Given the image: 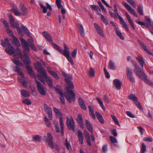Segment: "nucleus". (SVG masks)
Here are the masks:
<instances>
[{
    "mask_svg": "<svg viewBox=\"0 0 153 153\" xmlns=\"http://www.w3.org/2000/svg\"><path fill=\"white\" fill-rule=\"evenodd\" d=\"M15 27L16 28V30L19 34L21 36H23V33H22L20 27H19L18 23L16 22L15 23Z\"/></svg>",
    "mask_w": 153,
    "mask_h": 153,
    "instance_id": "nucleus-37",
    "label": "nucleus"
},
{
    "mask_svg": "<svg viewBox=\"0 0 153 153\" xmlns=\"http://www.w3.org/2000/svg\"><path fill=\"white\" fill-rule=\"evenodd\" d=\"M36 68L40 74L42 75L44 74H46V73L45 70L43 68H42V65L39 62L37 61L36 63L34 64Z\"/></svg>",
    "mask_w": 153,
    "mask_h": 153,
    "instance_id": "nucleus-8",
    "label": "nucleus"
},
{
    "mask_svg": "<svg viewBox=\"0 0 153 153\" xmlns=\"http://www.w3.org/2000/svg\"><path fill=\"white\" fill-rule=\"evenodd\" d=\"M27 69L28 72L31 76L33 77H35V76L32 69L30 66H27Z\"/></svg>",
    "mask_w": 153,
    "mask_h": 153,
    "instance_id": "nucleus-38",
    "label": "nucleus"
},
{
    "mask_svg": "<svg viewBox=\"0 0 153 153\" xmlns=\"http://www.w3.org/2000/svg\"><path fill=\"white\" fill-rule=\"evenodd\" d=\"M39 5L41 7L42 9V12L43 13H45L47 12V7L45 6L44 5H43L42 3H40Z\"/></svg>",
    "mask_w": 153,
    "mask_h": 153,
    "instance_id": "nucleus-50",
    "label": "nucleus"
},
{
    "mask_svg": "<svg viewBox=\"0 0 153 153\" xmlns=\"http://www.w3.org/2000/svg\"><path fill=\"white\" fill-rule=\"evenodd\" d=\"M78 140L80 143L81 144H83L84 137L82 133L80 130L78 131Z\"/></svg>",
    "mask_w": 153,
    "mask_h": 153,
    "instance_id": "nucleus-23",
    "label": "nucleus"
},
{
    "mask_svg": "<svg viewBox=\"0 0 153 153\" xmlns=\"http://www.w3.org/2000/svg\"><path fill=\"white\" fill-rule=\"evenodd\" d=\"M127 76L129 81L131 82H134L135 81L134 79L133 76L131 69L129 67L127 68Z\"/></svg>",
    "mask_w": 153,
    "mask_h": 153,
    "instance_id": "nucleus-11",
    "label": "nucleus"
},
{
    "mask_svg": "<svg viewBox=\"0 0 153 153\" xmlns=\"http://www.w3.org/2000/svg\"><path fill=\"white\" fill-rule=\"evenodd\" d=\"M22 102L27 105H30L31 104V102L30 100L28 99H25L23 100Z\"/></svg>",
    "mask_w": 153,
    "mask_h": 153,
    "instance_id": "nucleus-59",
    "label": "nucleus"
},
{
    "mask_svg": "<svg viewBox=\"0 0 153 153\" xmlns=\"http://www.w3.org/2000/svg\"><path fill=\"white\" fill-rule=\"evenodd\" d=\"M42 137L39 135H36L34 136L33 138V141H40L41 140Z\"/></svg>",
    "mask_w": 153,
    "mask_h": 153,
    "instance_id": "nucleus-47",
    "label": "nucleus"
},
{
    "mask_svg": "<svg viewBox=\"0 0 153 153\" xmlns=\"http://www.w3.org/2000/svg\"><path fill=\"white\" fill-rule=\"evenodd\" d=\"M53 123L56 132L57 133L60 132V131L59 129V126L58 123L57 122H56L55 121H54Z\"/></svg>",
    "mask_w": 153,
    "mask_h": 153,
    "instance_id": "nucleus-42",
    "label": "nucleus"
},
{
    "mask_svg": "<svg viewBox=\"0 0 153 153\" xmlns=\"http://www.w3.org/2000/svg\"><path fill=\"white\" fill-rule=\"evenodd\" d=\"M123 5L126 9L132 15L135 16L137 17V14L134 10L126 2H123L122 3Z\"/></svg>",
    "mask_w": 153,
    "mask_h": 153,
    "instance_id": "nucleus-9",
    "label": "nucleus"
},
{
    "mask_svg": "<svg viewBox=\"0 0 153 153\" xmlns=\"http://www.w3.org/2000/svg\"><path fill=\"white\" fill-rule=\"evenodd\" d=\"M36 82L37 84V87L39 93L42 95H45L46 92L45 89V88H44L43 85H42L40 82L37 80H36Z\"/></svg>",
    "mask_w": 153,
    "mask_h": 153,
    "instance_id": "nucleus-7",
    "label": "nucleus"
},
{
    "mask_svg": "<svg viewBox=\"0 0 153 153\" xmlns=\"http://www.w3.org/2000/svg\"><path fill=\"white\" fill-rule=\"evenodd\" d=\"M18 80L19 83H21L22 85L25 87H26L27 86V82L25 81L24 79H21L18 78Z\"/></svg>",
    "mask_w": 153,
    "mask_h": 153,
    "instance_id": "nucleus-43",
    "label": "nucleus"
},
{
    "mask_svg": "<svg viewBox=\"0 0 153 153\" xmlns=\"http://www.w3.org/2000/svg\"><path fill=\"white\" fill-rule=\"evenodd\" d=\"M102 150L104 153H106L108 151V145H104L102 147Z\"/></svg>",
    "mask_w": 153,
    "mask_h": 153,
    "instance_id": "nucleus-61",
    "label": "nucleus"
},
{
    "mask_svg": "<svg viewBox=\"0 0 153 153\" xmlns=\"http://www.w3.org/2000/svg\"><path fill=\"white\" fill-rule=\"evenodd\" d=\"M96 100L99 103L100 105L101 106V108L103 110H105V108L103 105V103L100 100V98L98 97H97L96 98Z\"/></svg>",
    "mask_w": 153,
    "mask_h": 153,
    "instance_id": "nucleus-44",
    "label": "nucleus"
},
{
    "mask_svg": "<svg viewBox=\"0 0 153 153\" xmlns=\"http://www.w3.org/2000/svg\"><path fill=\"white\" fill-rule=\"evenodd\" d=\"M113 83L117 90H119L121 89L122 83L119 79H114L113 81Z\"/></svg>",
    "mask_w": 153,
    "mask_h": 153,
    "instance_id": "nucleus-15",
    "label": "nucleus"
},
{
    "mask_svg": "<svg viewBox=\"0 0 153 153\" xmlns=\"http://www.w3.org/2000/svg\"><path fill=\"white\" fill-rule=\"evenodd\" d=\"M6 31L9 36L13 37V42L15 45L18 47L20 46L19 41L18 39L14 36L13 32L11 31L9 29H7Z\"/></svg>",
    "mask_w": 153,
    "mask_h": 153,
    "instance_id": "nucleus-10",
    "label": "nucleus"
},
{
    "mask_svg": "<svg viewBox=\"0 0 153 153\" xmlns=\"http://www.w3.org/2000/svg\"><path fill=\"white\" fill-rule=\"evenodd\" d=\"M65 144L67 149L69 150L70 148H71V146L70 144L68 143L67 139V138L66 139L65 141Z\"/></svg>",
    "mask_w": 153,
    "mask_h": 153,
    "instance_id": "nucleus-60",
    "label": "nucleus"
},
{
    "mask_svg": "<svg viewBox=\"0 0 153 153\" xmlns=\"http://www.w3.org/2000/svg\"><path fill=\"white\" fill-rule=\"evenodd\" d=\"M44 107L46 113L48 115V117L50 120L52 118V111L51 109L46 104L44 105Z\"/></svg>",
    "mask_w": 153,
    "mask_h": 153,
    "instance_id": "nucleus-12",
    "label": "nucleus"
},
{
    "mask_svg": "<svg viewBox=\"0 0 153 153\" xmlns=\"http://www.w3.org/2000/svg\"><path fill=\"white\" fill-rule=\"evenodd\" d=\"M14 71L17 72L18 74L21 75L22 77H24V75L23 74L22 71V70L19 67L16 66L15 68V69L14 70Z\"/></svg>",
    "mask_w": 153,
    "mask_h": 153,
    "instance_id": "nucleus-32",
    "label": "nucleus"
},
{
    "mask_svg": "<svg viewBox=\"0 0 153 153\" xmlns=\"http://www.w3.org/2000/svg\"><path fill=\"white\" fill-rule=\"evenodd\" d=\"M42 76L45 78L46 81L50 87L51 88L52 87L53 85L52 80L48 76L47 73H46V74H44L42 75Z\"/></svg>",
    "mask_w": 153,
    "mask_h": 153,
    "instance_id": "nucleus-18",
    "label": "nucleus"
},
{
    "mask_svg": "<svg viewBox=\"0 0 153 153\" xmlns=\"http://www.w3.org/2000/svg\"><path fill=\"white\" fill-rule=\"evenodd\" d=\"M136 59L138 60L140 64L142 65V67H143V65L145 63V62L143 59V58H139L138 57H137Z\"/></svg>",
    "mask_w": 153,
    "mask_h": 153,
    "instance_id": "nucleus-54",
    "label": "nucleus"
},
{
    "mask_svg": "<svg viewBox=\"0 0 153 153\" xmlns=\"http://www.w3.org/2000/svg\"><path fill=\"white\" fill-rule=\"evenodd\" d=\"M98 15L100 16V18L103 22L106 25L108 24V22L103 15L100 13H98Z\"/></svg>",
    "mask_w": 153,
    "mask_h": 153,
    "instance_id": "nucleus-40",
    "label": "nucleus"
},
{
    "mask_svg": "<svg viewBox=\"0 0 153 153\" xmlns=\"http://www.w3.org/2000/svg\"><path fill=\"white\" fill-rule=\"evenodd\" d=\"M125 16L132 28L133 30H135V28L133 22L130 16L129 15L128 13H126Z\"/></svg>",
    "mask_w": 153,
    "mask_h": 153,
    "instance_id": "nucleus-26",
    "label": "nucleus"
},
{
    "mask_svg": "<svg viewBox=\"0 0 153 153\" xmlns=\"http://www.w3.org/2000/svg\"><path fill=\"white\" fill-rule=\"evenodd\" d=\"M12 61L13 63L16 65L23 67L24 65L19 60L15 58H13L12 59Z\"/></svg>",
    "mask_w": 153,
    "mask_h": 153,
    "instance_id": "nucleus-35",
    "label": "nucleus"
},
{
    "mask_svg": "<svg viewBox=\"0 0 153 153\" xmlns=\"http://www.w3.org/2000/svg\"><path fill=\"white\" fill-rule=\"evenodd\" d=\"M77 120L80 127L82 128H83V124L82 122V116L81 114H79L77 118Z\"/></svg>",
    "mask_w": 153,
    "mask_h": 153,
    "instance_id": "nucleus-21",
    "label": "nucleus"
},
{
    "mask_svg": "<svg viewBox=\"0 0 153 153\" xmlns=\"http://www.w3.org/2000/svg\"><path fill=\"white\" fill-rule=\"evenodd\" d=\"M85 125L88 130L91 133L93 132V128L91 124L87 120H85Z\"/></svg>",
    "mask_w": 153,
    "mask_h": 153,
    "instance_id": "nucleus-28",
    "label": "nucleus"
},
{
    "mask_svg": "<svg viewBox=\"0 0 153 153\" xmlns=\"http://www.w3.org/2000/svg\"><path fill=\"white\" fill-rule=\"evenodd\" d=\"M110 139L111 141L113 143H117V141L116 138L112 136L110 137Z\"/></svg>",
    "mask_w": 153,
    "mask_h": 153,
    "instance_id": "nucleus-64",
    "label": "nucleus"
},
{
    "mask_svg": "<svg viewBox=\"0 0 153 153\" xmlns=\"http://www.w3.org/2000/svg\"><path fill=\"white\" fill-rule=\"evenodd\" d=\"M21 27L27 36L29 37L31 36L30 31L25 26L22 25L21 26Z\"/></svg>",
    "mask_w": 153,
    "mask_h": 153,
    "instance_id": "nucleus-31",
    "label": "nucleus"
},
{
    "mask_svg": "<svg viewBox=\"0 0 153 153\" xmlns=\"http://www.w3.org/2000/svg\"><path fill=\"white\" fill-rule=\"evenodd\" d=\"M115 33L122 40H123L124 39V37L122 36V34L121 32L118 30L117 29H116V30L115 31Z\"/></svg>",
    "mask_w": 153,
    "mask_h": 153,
    "instance_id": "nucleus-45",
    "label": "nucleus"
},
{
    "mask_svg": "<svg viewBox=\"0 0 153 153\" xmlns=\"http://www.w3.org/2000/svg\"><path fill=\"white\" fill-rule=\"evenodd\" d=\"M45 123L46 126L48 127L51 126V123L47 117H45L44 118Z\"/></svg>",
    "mask_w": 153,
    "mask_h": 153,
    "instance_id": "nucleus-53",
    "label": "nucleus"
},
{
    "mask_svg": "<svg viewBox=\"0 0 153 153\" xmlns=\"http://www.w3.org/2000/svg\"><path fill=\"white\" fill-rule=\"evenodd\" d=\"M108 68L111 70H115L116 69V66L114 62L111 60H110L108 63Z\"/></svg>",
    "mask_w": 153,
    "mask_h": 153,
    "instance_id": "nucleus-29",
    "label": "nucleus"
},
{
    "mask_svg": "<svg viewBox=\"0 0 153 153\" xmlns=\"http://www.w3.org/2000/svg\"><path fill=\"white\" fill-rule=\"evenodd\" d=\"M21 42L23 48L29 51V44L23 39H21Z\"/></svg>",
    "mask_w": 153,
    "mask_h": 153,
    "instance_id": "nucleus-19",
    "label": "nucleus"
},
{
    "mask_svg": "<svg viewBox=\"0 0 153 153\" xmlns=\"http://www.w3.org/2000/svg\"><path fill=\"white\" fill-rule=\"evenodd\" d=\"M53 111L55 112L56 116L57 117H59V124L60 126V128L61 131V133L62 135H64V123L63 122L62 114L61 111L57 108L54 107Z\"/></svg>",
    "mask_w": 153,
    "mask_h": 153,
    "instance_id": "nucleus-3",
    "label": "nucleus"
},
{
    "mask_svg": "<svg viewBox=\"0 0 153 153\" xmlns=\"http://www.w3.org/2000/svg\"><path fill=\"white\" fill-rule=\"evenodd\" d=\"M10 10L15 16H20L21 15L24 16L27 15V13L26 8L24 6L22 7L20 12L19 11L17 8H13L11 9Z\"/></svg>",
    "mask_w": 153,
    "mask_h": 153,
    "instance_id": "nucleus-4",
    "label": "nucleus"
},
{
    "mask_svg": "<svg viewBox=\"0 0 153 153\" xmlns=\"http://www.w3.org/2000/svg\"><path fill=\"white\" fill-rule=\"evenodd\" d=\"M104 71L105 75L106 78H109L110 77V75L109 73L108 72L105 68H104Z\"/></svg>",
    "mask_w": 153,
    "mask_h": 153,
    "instance_id": "nucleus-63",
    "label": "nucleus"
},
{
    "mask_svg": "<svg viewBox=\"0 0 153 153\" xmlns=\"http://www.w3.org/2000/svg\"><path fill=\"white\" fill-rule=\"evenodd\" d=\"M8 16L10 21V24L11 26L13 28H15V23L13 19V17L12 15L9 14Z\"/></svg>",
    "mask_w": 153,
    "mask_h": 153,
    "instance_id": "nucleus-34",
    "label": "nucleus"
},
{
    "mask_svg": "<svg viewBox=\"0 0 153 153\" xmlns=\"http://www.w3.org/2000/svg\"><path fill=\"white\" fill-rule=\"evenodd\" d=\"M37 77L39 80H40L42 83L45 84V81L43 76H41L39 74L37 75Z\"/></svg>",
    "mask_w": 153,
    "mask_h": 153,
    "instance_id": "nucleus-57",
    "label": "nucleus"
},
{
    "mask_svg": "<svg viewBox=\"0 0 153 153\" xmlns=\"http://www.w3.org/2000/svg\"><path fill=\"white\" fill-rule=\"evenodd\" d=\"M111 117L115 123L118 126H120V124L116 117L115 116L113 115H111Z\"/></svg>",
    "mask_w": 153,
    "mask_h": 153,
    "instance_id": "nucleus-48",
    "label": "nucleus"
},
{
    "mask_svg": "<svg viewBox=\"0 0 153 153\" xmlns=\"http://www.w3.org/2000/svg\"><path fill=\"white\" fill-rule=\"evenodd\" d=\"M63 55L65 56L67 58L68 61L71 64L73 65L74 64L73 60L70 55V51L68 49L64 53Z\"/></svg>",
    "mask_w": 153,
    "mask_h": 153,
    "instance_id": "nucleus-14",
    "label": "nucleus"
},
{
    "mask_svg": "<svg viewBox=\"0 0 153 153\" xmlns=\"http://www.w3.org/2000/svg\"><path fill=\"white\" fill-rule=\"evenodd\" d=\"M1 22L4 25L6 30L7 29H9V25L5 20L2 19Z\"/></svg>",
    "mask_w": 153,
    "mask_h": 153,
    "instance_id": "nucleus-51",
    "label": "nucleus"
},
{
    "mask_svg": "<svg viewBox=\"0 0 153 153\" xmlns=\"http://www.w3.org/2000/svg\"><path fill=\"white\" fill-rule=\"evenodd\" d=\"M131 62L135 69L134 72L136 74L138 77L141 78L147 84L152 85L153 83L150 80L147 79V76L145 74L141 69L138 66L137 63L134 60H131Z\"/></svg>",
    "mask_w": 153,
    "mask_h": 153,
    "instance_id": "nucleus-2",
    "label": "nucleus"
},
{
    "mask_svg": "<svg viewBox=\"0 0 153 153\" xmlns=\"http://www.w3.org/2000/svg\"><path fill=\"white\" fill-rule=\"evenodd\" d=\"M2 45L4 47L6 46H10V43L9 41L8 40V39L6 38L5 39V42H2L1 43Z\"/></svg>",
    "mask_w": 153,
    "mask_h": 153,
    "instance_id": "nucleus-39",
    "label": "nucleus"
},
{
    "mask_svg": "<svg viewBox=\"0 0 153 153\" xmlns=\"http://www.w3.org/2000/svg\"><path fill=\"white\" fill-rule=\"evenodd\" d=\"M15 52L16 54V56L18 55L21 57V59H22V54L21 51L19 48H17L16 51L15 50Z\"/></svg>",
    "mask_w": 153,
    "mask_h": 153,
    "instance_id": "nucleus-41",
    "label": "nucleus"
},
{
    "mask_svg": "<svg viewBox=\"0 0 153 153\" xmlns=\"http://www.w3.org/2000/svg\"><path fill=\"white\" fill-rule=\"evenodd\" d=\"M66 125L69 130H72L74 131H75L74 122L73 117H71L70 118L66 117Z\"/></svg>",
    "mask_w": 153,
    "mask_h": 153,
    "instance_id": "nucleus-6",
    "label": "nucleus"
},
{
    "mask_svg": "<svg viewBox=\"0 0 153 153\" xmlns=\"http://www.w3.org/2000/svg\"><path fill=\"white\" fill-rule=\"evenodd\" d=\"M51 74L56 79H59V76L58 74L55 72L53 71Z\"/></svg>",
    "mask_w": 153,
    "mask_h": 153,
    "instance_id": "nucleus-58",
    "label": "nucleus"
},
{
    "mask_svg": "<svg viewBox=\"0 0 153 153\" xmlns=\"http://www.w3.org/2000/svg\"><path fill=\"white\" fill-rule=\"evenodd\" d=\"M5 51L8 53L10 55L13 54L14 56H15L16 54L15 52V49L12 46H8L5 49Z\"/></svg>",
    "mask_w": 153,
    "mask_h": 153,
    "instance_id": "nucleus-16",
    "label": "nucleus"
},
{
    "mask_svg": "<svg viewBox=\"0 0 153 153\" xmlns=\"http://www.w3.org/2000/svg\"><path fill=\"white\" fill-rule=\"evenodd\" d=\"M88 108L89 110V113L91 116L94 119L96 118L95 114L94 113L93 109L91 106H88Z\"/></svg>",
    "mask_w": 153,
    "mask_h": 153,
    "instance_id": "nucleus-33",
    "label": "nucleus"
},
{
    "mask_svg": "<svg viewBox=\"0 0 153 153\" xmlns=\"http://www.w3.org/2000/svg\"><path fill=\"white\" fill-rule=\"evenodd\" d=\"M42 33L46 40L49 42H53L52 37L48 32L46 31H44Z\"/></svg>",
    "mask_w": 153,
    "mask_h": 153,
    "instance_id": "nucleus-20",
    "label": "nucleus"
},
{
    "mask_svg": "<svg viewBox=\"0 0 153 153\" xmlns=\"http://www.w3.org/2000/svg\"><path fill=\"white\" fill-rule=\"evenodd\" d=\"M53 45L54 48L56 49L57 50L60 52L61 53L63 54L65 51H66L68 48L66 46V45L64 44L63 45V47L64 48V51H63L62 49H60L59 47L55 44H53Z\"/></svg>",
    "mask_w": 153,
    "mask_h": 153,
    "instance_id": "nucleus-13",
    "label": "nucleus"
},
{
    "mask_svg": "<svg viewBox=\"0 0 153 153\" xmlns=\"http://www.w3.org/2000/svg\"><path fill=\"white\" fill-rule=\"evenodd\" d=\"M44 139L46 142L48 143V145L51 148H53L55 147L53 143V138L52 135L50 132H48L47 136L44 137Z\"/></svg>",
    "mask_w": 153,
    "mask_h": 153,
    "instance_id": "nucleus-5",
    "label": "nucleus"
},
{
    "mask_svg": "<svg viewBox=\"0 0 153 153\" xmlns=\"http://www.w3.org/2000/svg\"><path fill=\"white\" fill-rule=\"evenodd\" d=\"M119 19L120 20V24L122 25L123 27L125 28L126 30L128 31L129 29L127 25L122 17L120 16H119Z\"/></svg>",
    "mask_w": 153,
    "mask_h": 153,
    "instance_id": "nucleus-24",
    "label": "nucleus"
},
{
    "mask_svg": "<svg viewBox=\"0 0 153 153\" xmlns=\"http://www.w3.org/2000/svg\"><path fill=\"white\" fill-rule=\"evenodd\" d=\"M27 59L24 60L23 61L24 63L26 65V67L27 66H30L29 64L30 63V60Z\"/></svg>",
    "mask_w": 153,
    "mask_h": 153,
    "instance_id": "nucleus-62",
    "label": "nucleus"
},
{
    "mask_svg": "<svg viewBox=\"0 0 153 153\" xmlns=\"http://www.w3.org/2000/svg\"><path fill=\"white\" fill-rule=\"evenodd\" d=\"M20 92L21 94L23 97H30V96L29 93L26 90H22Z\"/></svg>",
    "mask_w": 153,
    "mask_h": 153,
    "instance_id": "nucleus-36",
    "label": "nucleus"
},
{
    "mask_svg": "<svg viewBox=\"0 0 153 153\" xmlns=\"http://www.w3.org/2000/svg\"><path fill=\"white\" fill-rule=\"evenodd\" d=\"M62 74L65 77V81L67 83L69 87L66 88L67 92L64 93L65 96L67 100L70 102H71L72 100L74 101L75 99V95L74 92L72 90H70L69 88H73L74 86L71 80L72 79V76L64 72L62 73Z\"/></svg>",
    "mask_w": 153,
    "mask_h": 153,
    "instance_id": "nucleus-1",
    "label": "nucleus"
},
{
    "mask_svg": "<svg viewBox=\"0 0 153 153\" xmlns=\"http://www.w3.org/2000/svg\"><path fill=\"white\" fill-rule=\"evenodd\" d=\"M138 12L140 14L143 15V7L140 5H139L137 7Z\"/></svg>",
    "mask_w": 153,
    "mask_h": 153,
    "instance_id": "nucleus-52",
    "label": "nucleus"
},
{
    "mask_svg": "<svg viewBox=\"0 0 153 153\" xmlns=\"http://www.w3.org/2000/svg\"><path fill=\"white\" fill-rule=\"evenodd\" d=\"M78 102L80 106L84 110H86L87 109V108L85 103L83 100L81 98H79L78 99Z\"/></svg>",
    "mask_w": 153,
    "mask_h": 153,
    "instance_id": "nucleus-27",
    "label": "nucleus"
},
{
    "mask_svg": "<svg viewBox=\"0 0 153 153\" xmlns=\"http://www.w3.org/2000/svg\"><path fill=\"white\" fill-rule=\"evenodd\" d=\"M138 41L139 45L141 46L142 48L146 53L149 55L152 54L151 52L149 50L146 46L144 45L143 42L139 40H138Z\"/></svg>",
    "mask_w": 153,
    "mask_h": 153,
    "instance_id": "nucleus-22",
    "label": "nucleus"
},
{
    "mask_svg": "<svg viewBox=\"0 0 153 153\" xmlns=\"http://www.w3.org/2000/svg\"><path fill=\"white\" fill-rule=\"evenodd\" d=\"M89 75L92 77H94L95 76L94 70L92 68H90L89 71Z\"/></svg>",
    "mask_w": 153,
    "mask_h": 153,
    "instance_id": "nucleus-46",
    "label": "nucleus"
},
{
    "mask_svg": "<svg viewBox=\"0 0 153 153\" xmlns=\"http://www.w3.org/2000/svg\"><path fill=\"white\" fill-rule=\"evenodd\" d=\"M134 103L135 105L137 106L138 108L141 110H143V108L141 106V104L140 102L138 101V99L137 100H135Z\"/></svg>",
    "mask_w": 153,
    "mask_h": 153,
    "instance_id": "nucleus-55",
    "label": "nucleus"
},
{
    "mask_svg": "<svg viewBox=\"0 0 153 153\" xmlns=\"http://www.w3.org/2000/svg\"><path fill=\"white\" fill-rule=\"evenodd\" d=\"M56 91L60 95V99L61 102L62 104H65V100L62 92L58 89H56Z\"/></svg>",
    "mask_w": 153,
    "mask_h": 153,
    "instance_id": "nucleus-25",
    "label": "nucleus"
},
{
    "mask_svg": "<svg viewBox=\"0 0 153 153\" xmlns=\"http://www.w3.org/2000/svg\"><path fill=\"white\" fill-rule=\"evenodd\" d=\"M95 114L99 121L101 123H104V120L101 115L97 112H95Z\"/></svg>",
    "mask_w": 153,
    "mask_h": 153,
    "instance_id": "nucleus-30",
    "label": "nucleus"
},
{
    "mask_svg": "<svg viewBox=\"0 0 153 153\" xmlns=\"http://www.w3.org/2000/svg\"><path fill=\"white\" fill-rule=\"evenodd\" d=\"M128 98L129 99L132 100L134 101L137 100V98L135 96L134 94H132L128 96Z\"/></svg>",
    "mask_w": 153,
    "mask_h": 153,
    "instance_id": "nucleus-49",
    "label": "nucleus"
},
{
    "mask_svg": "<svg viewBox=\"0 0 153 153\" xmlns=\"http://www.w3.org/2000/svg\"><path fill=\"white\" fill-rule=\"evenodd\" d=\"M146 151V146L144 143L142 144V147L141 148V152L140 153H144Z\"/></svg>",
    "mask_w": 153,
    "mask_h": 153,
    "instance_id": "nucleus-56",
    "label": "nucleus"
},
{
    "mask_svg": "<svg viewBox=\"0 0 153 153\" xmlns=\"http://www.w3.org/2000/svg\"><path fill=\"white\" fill-rule=\"evenodd\" d=\"M94 27L97 33L102 37H104V34L103 31L101 27H100L96 23L94 24Z\"/></svg>",
    "mask_w": 153,
    "mask_h": 153,
    "instance_id": "nucleus-17",
    "label": "nucleus"
}]
</instances>
